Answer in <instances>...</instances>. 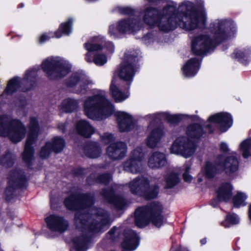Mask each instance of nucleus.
<instances>
[{"label": "nucleus", "instance_id": "f257e3e1", "mask_svg": "<svg viewBox=\"0 0 251 251\" xmlns=\"http://www.w3.org/2000/svg\"><path fill=\"white\" fill-rule=\"evenodd\" d=\"M64 203L67 209L76 210L74 225L79 233L73 243L77 251H85L92 235L109 227L112 222L110 214L101 208H90L94 203V195L90 193L72 195Z\"/></svg>", "mask_w": 251, "mask_h": 251}, {"label": "nucleus", "instance_id": "72a5a7b5", "mask_svg": "<svg viewBox=\"0 0 251 251\" xmlns=\"http://www.w3.org/2000/svg\"><path fill=\"white\" fill-rule=\"evenodd\" d=\"M79 101L77 100L69 98L63 100L61 103L62 110L66 113H71L78 107Z\"/></svg>", "mask_w": 251, "mask_h": 251}, {"label": "nucleus", "instance_id": "39448f33", "mask_svg": "<svg viewBox=\"0 0 251 251\" xmlns=\"http://www.w3.org/2000/svg\"><path fill=\"white\" fill-rule=\"evenodd\" d=\"M162 205L153 201L145 206L137 208L135 211V224L138 227L145 226L151 221L155 226L160 227L164 223Z\"/></svg>", "mask_w": 251, "mask_h": 251}, {"label": "nucleus", "instance_id": "09e8293b", "mask_svg": "<svg viewBox=\"0 0 251 251\" xmlns=\"http://www.w3.org/2000/svg\"><path fill=\"white\" fill-rule=\"evenodd\" d=\"M190 169V166L186 164L185 168V172L183 174V178L185 182H190L192 179V176L189 174Z\"/></svg>", "mask_w": 251, "mask_h": 251}, {"label": "nucleus", "instance_id": "6e6552de", "mask_svg": "<svg viewBox=\"0 0 251 251\" xmlns=\"http://www.w3.org/2000/svg\"><path fill=\"white\" fill-rule=\"evenodd\" d=\"M42 68L50 79L61 78L66 75L71 70L69 63L60 57H50L42 63Z\"/></svg>", "mask_w": 251, "mask_h": 251}, {"label": "nucleus", "instance_id": "37998d69", "mask_svg": "<svg viewBox=\"0 0 251 251\" xmlns=\"http://www.w3.org/2000/svg\"><path fill=\"white\" fill-rule=\"evenodd\" d=\"M246 196L243 193H238L233 198V202L234 206L239 208L241 206H244L246 204L245 202L246 199Z\"/></svg>", "mask_w": 251, "mask_h": 251}, {"label": "nucleus", "instance_id": "2eb2a0df", "mask_svg": "<svg viewBox=\"0 0 251 251\" xmlns=\"http://www.w3.org/2000/svg\"><path fill=\"white\" fill-rule=\"evenodd\" d=\"M144 153L141 147H138L133 150L129 158L123 164L124 170L132 174L140 173L143 170L142 161Z\"/></svg>", "mask_w": 251, "mask_h": 251}, {"label": "nucleus", "instance_id": "ea45409f", "mask_svg": "<svg viewBox=\"0 0 251 251\" xmlns=\"http://www.w3.org/2000/svg\"><path fill=\"white\" fill-rule=\"evenodd\" d=\"M15 159V155L8 151L1 157L0 163L5 167H10L14 164Z\"/></svg>", "mask_w": 251, "mask_h": 251}, {"label": "nucleus", "instance_id": "8fccbe9b", "mask_svg": "<svg viewBox=\"0 0 251 251\" xmlns=\"http://www.w3.org/2000/svg\"><path fill=\"white\" fill-rule=\"evenodd\" d=\"M142 41L145 44H150L153 42V38L151 33H148L142 38Z\"/></svg>", "mask_w": 251, "mask_h": 251}, {"label": "nucleus", "instance_id": "a211bd4d", "mask_svg": "<svg viewBox=\"0 0 251 251\" xmlns=\"http://www.w3.org/2000/svg\"><path fill=\"white\" fill-rule=\"evenodd\" d=\"M45 221L49 229L59 233L65 232L69 226L68 222L63 217L57 215L47 217Z\"/></svg>", "mask_w": 251, "mask_h": 251}, {"label": "nucleus", "instance_id": "c9c22d12", "mask_svg": "<svg viewBox=\"0 0 251 251\" xmlns=\"http://www.w3.org/2000/svg\"><path fill=\"white\" fill-rule=\"evenodd\" d=\"M51 144L52 151L56 153L61 152L65 147V142L64 139L61 137L56 136L52 138Z\"/></svg>", "mask_w": 251, "mask_h": 251}, {"label": "nucleus", "instance_id": "9b49d317", "mask_svg": "<svg viewBox=\"0 0 251 251\" xmlns=\"http://www.w3.org/2000/svg\"><path fill=\"white\" fill-rule=\"evenodd\" d=\"M8 179V186L4 195L6 200L10 201L17 196V189L24 186L26 178L23 171L16 168L10 172Z\"/></svg>", "mask_w": 251, "mask_h": 251}, {"label": "nucleus", "instance_id": "de8ad7c7", "mask_svg": "<svg viewBox=\"0 0 251 251\" xmlns=\"http://www.w3.org/2000/svg\"><path fill=\"white\" fill-rule=\"evenodd\" d=\"M102 142L105 144H107L114 140L113 135L109 133H105L100 136Z\"/></svg>", "mask_w": 251, "mask_h": 251}, {"label": "nucleus", "instance_id": "6e6d98bb", "mask_svg": "<svg viewBox=\"0 0 251 251\" xmlns=\"http://www.w3.org/2000/svg\"><path fill=\"white\" fill-rule=\"evenodd\" d=\"M84 170L82 168H78L74 170V174L75 175L79 176L83 174Z\"/></svg>", "mask_w": 251, "mask_h": 251}, {"label": "nucleus", "instance_id": "13d9d810", "mask_svg": "<svg viewBox=\"0 0 251 251\" xmlns=\"http://www.w3.org/2000/svg\"><path fill=\"white\" fill-rule=\"evenodd\" d=\"M206 243V238H203L201 240V245H204Z\"/></svg>", "mask_w": 251, "mask_h": 251}, {"label": "nucleus", "instance_id": "4be33fe9", "mask_svg": "<svg viewBox=\"0 0 251 251\" xmlns=\"http://www.w3.org/2000/svg\"><path fill=\"white\" fill-rule=\"evenodd\" d=\"M232 189V186L229 183H226L221 185L217 191V198L214 199L211 201L210 204L213 207H216L220 201H226L229 200L231 197Z\"/></svg>", "mask_w": 251, "mask_h": 251}, {"label": "nucleus", "instance_id": "4468645a", "mask_svg": "<svg viewBox=\"0 0 251 251\" xmlns=\"http://www.w3.org/2000/svg\"><path fill=\"white\" fill-rule=\"evenodd\" d=\"M66 84L69 87L77 85L75 92L84 95L86 94L94 83L85 74L76 72L72 75L66 80Z\"/></svg>", "mask_w": 251, "mask_h": 251}, {"label": "nucleus", "instance_id": "bb28decb", "mask_svg": "<svg viewBox=\"0 0 251 251\" xmlns=\"http://www.w3.org/2000/svg\"><path fill=\"white\" fill-rule=\"evenodd\" d=\"M147 118L151 119V123H153V122L157 123L160 120L163 119L172 124L178 123L181 119L180 115H170L167 113L150 114L147 116Z\"/></svg>", "mask_w": 251, "mask_h": 251}, {"label": "nucleus", "instance_id": "a18cd8bd", "mask_svg": "<svg viewBox=\"0 0 251 251\" xmlns=\"http://www.w3.org/2000/svg\"><path fill=\"white\" fill-rule=\"evenodd\" d=\"M111 179V176L110 174L106 173L99 175L96 178V181L101 184L107 185L110 181Z\"/></svg>", "mask_w": 251, "mask_h": 251}, {"label": "nucleus", "instance_id": "ddd939ff", "mask_svg": "<svg viewBox=\"0 0 251 251\" xmlns=\"http://www.w3.org/2000/svg\"><path fill=\"white\" fill-rule=\"evenodd\" d=\"M37 71V69H33L27 71L24 78L21 81L18 77H14L10 79L2 96L12 95L17 90L20 84H25L26 86L24 90L27 91L30 89L36 83Z\"/></svg>", "mask_w": 251, "mask_h": 251}, {"label": "nucleus", "instance_id": "bf43d9fd", "mask_svg": "<svg viewBox=\"0 0 251 251\" xmlns=\"http://www.w3.org/2000/svg\"><path fill=\"white\" fill-rule=\"evenodd\" d=\"M249 217L251 220V204L250 205L249 208Z\"/></svg>", "mask_w": 251, "mask_h": 251}, {"label": "nucleus", "instance_id": "b1692460", "mask_svg": "<svg viewBox=\"0 0 251 251\" xmlns=\"http://www.w3.org/2000/svg\"><path fill=\"white\" fill-rule=\"evenodd\" d=\"M218 160L220 168L223 169L226 174L229 176L235 173L238 169L239 162L237 158L234 156L226 157L224 161H221L220 158Z\"/></svg>", "mask_w": 251, "mask_h": 251}, {"label": "nucleus", "instance_id": "2f4dec72", "mask_svg": "<svg viewBox=\"0 0 251 251\" xmlns=\"http://www.w3.org/2000/svg\"><path fill=\"white\" fill-rule=\"evenodd\" d=\"M203 133V130L199 124H192L187 128L186 134L188 137L191 138L199 139Z\"/></svg>", "mask_w": 251, "mask_h": 251}, {"label": "nucleus", "instance_id": "7c9ffc66", "mask_svg": "<svg viewBox=\"0 0 251 251\" xmlns=\"http://www.w3.org/2000/svg\"><path fill=\"white\" fill-rule=\"evenodd\" d=\"M162 135L163 131L160 128L152 130L147 138V146L151 148L155 147Z\"/></svg>", "mask_w": 251, "mask_h": 251}, {"label": "nucleus", "instance_id": "7ed1b4c3", "mask_svg": "<svg viewBox=\"0 0 251 251\" xmlns=\"http://www.w3.org/2000/svg\"><path fill=\"white\" fill-rule=\"evenodd\" d=\"M234 27V23L226 19H216L210 25V30L212 34V39L207 35H199L191 42V50L197 55H202L212 51L217 44L225 40L229 31Z\"/></svg>", "mask_w": 251, "mask_h": 251}, {"label": "nucleus", "instance_id": "9d476101", "mask_svg": "<svg viewBox=\"0 0 251 251\" xmlns=\"http://www.w3.org/2000/svg\"><path fill=\"white\" fill-rule=\"evenodd\" d=\"M39 132L40 128L37 119L35 118H31L30 120L25 150L23 153L24 161L29 166L31 165V161L34 158V151L32 145L37 141Z\"/></svg>", "mask_w": 251, "mask_h": 251}, {"label": "nucleus", "instance_id": "f3484780", "mask_svg": "<svg viewBox=\"0 0 251 251\" xmlns=\"http://www.w3.org/2000/svg\"><path fill=\"white\" fill-rule=\"evenodd\" d=\"M127 147L126 144L122 141H117L111 143L106 149V155L112 161L123 159L126 155Z\"/></svg>", "mask_w": 251, "mask_h": 251}, {"label": "nucleus", "instance_id": "052dcab7", "mask_svg": "<svg viewBox=\"0 0 251 251\" xmlns=\"http://www.w3.org/2000/svg\"><path fill=\"white\" fill-rule=\"evenodd\" d=\"M92 177V176H90L89 177H88V178H87V182H88V183H89L90 184L92 183V182H90V178H91Z\"/></svg>", "mask_w": 251, "mask_h": 251}, {"label": "nucleus", "instance_id": "0eeeda50", "mask_svg": "<svg viewBox=\"0 0 251 251\" xmlns=\"http://www.w3.org/2000/svg\"><path fill=\"white\" fill-rule=\"evenodd\" d=\"M26 132L25 126L19 120L5 115L0 116V136H8L16 143L25 137Z\"/></svg>", "mask_w": 251, "mask_h": 251}, {"label": "nucleus", "instance_id": "c756f323", "mask_svg": "<svg viewBox=\"0 0 251 251\" xmlns=\"http://www.w3.org/2000/svg\"><path fill=\"white\" fill-rule=\"evenodd\" d=\"M85 155L89 158H96L99 157L101 153L100 146L96 142L86 144L84 148Z\"/></svg>", "mask_w": 251, "mask_h": 251}, {"label": "nucleus", "instance_id": "f03ea898", "mask_svg": "<svg viewBox=\"0 0 251 251\" xmlns=\"http://www.w3.org/2000/svg\"><path fill=\"white\" fill-rule=\"evenodd\" d=\"M144 22L150 26L157 25L160 30L168 32L177 25L187 30H192L204 26L205 19L195 9L194 4L184 1L176 11V5L169 4L162 12L152 7L146 8L143 17Z\"/></svg>", "mask_w": 251, "mask_h": 251}, {"label": "nucleus", "instance_id": "3c124183", "mask_svg": "<svg viewBox=\"0 0 251 251\" xmlns=\"http://www.w3.org/2000/svg\"><path fill=\"white\" fill-rule=\"evenodd\" d=\"M105 48L108 50L110 53H112L114 50V46L111 42H106L104 44Z\"/></svg>", "mask_w": 251, "mask_h": 251}, {"label": "nucleus", "instance_id": "1a4fd4ad", "mask_svg": "<svg viewBox=\"0 0 251 251\" xmlns=\"http://www.w3.org/2000/svg\"><path fill=\"white\" fill-rule=\"evenodd\" d=\"M128 185L132 194L143 196L147 200L155 198L159 192L158 186L157 185L150 186L149 180L143 176L135 178Z\"/></svg>", "mask_w": 251, "mask_h": 251}, {"label": "nucleus", "instance_id": "20e7f679", "mask_svg": "<svg viewBox=\"0 0 251 251\" xmlns=\"http://www.w3.org/2000/svg\"><path fill=\"white\" fill-rule=\"evenodd\" d=\"M85 114L89 119L101 120L114 112V106L106 98L105 92L100 90L98 93L87 97L83 102Z\"/></svg>", "mask_w": 251, "mask_h": 251}, {"label": "nucleus", "instance_id": "412c9836", "mask_svg": "<svg viewBox=\"0 0 251 251\" xmlns=\"http://www.w3.org/2000/svg\"><path fill=\"white\" fill-rule=\"evenodd\" d=\"M124 240L122 243V247L126 251H132L138 246V237L137 234L132 230L126 229L124 231Z\"/></svg>", "mask_w": 251, "mask_h": 251}, {"label": "nucleus", "instance_id": "393cba45", "mask_svg": "<svg viewBox=\"0 0 251 251\" xmlns=\"http://www.w3.org/2000/svg\"><path fill=\"white\" fill-rule=\"evenodd\" d=\"M148 163L149 167L151 169H160L167 164L166 155L160 152H154L149 157Z\"/></svg>", "mask_w": 251, "mask_h": 251}, {"label": "nucleus", "instance_id": "864d4df0", "mask_svg": "<svg viewBox=\"0 0 251 251\" xmlns=\"http://www.w3.org/2000/svg\"><path fill=\"white\" fill-rule=\"evenodd\" d=\"M67 123H59L57 125L58 129L61 132L64 133L66 130Z\"/></svg>", "mask_w": 251, "mask_h": 251}, {"label": "nucleus", "instance_id": "c85d7f7f", "mask_svg": "<svg viewBox=\"0 0 251 251\" xmlns=\"http://www.w3.org/2000/svg\"><path fill=\"white\" fill-rule=\"evenodd\" d=\"M110 91L111 96L115 101L120 102L125 100L129 97V93L122 92L116 85V79L114 77L111 81L110 86Z\"/></svg>", "mask_w": 251, "mask_h": 251}, {"label": "nucleus", "instance_id": "4c0bfd02", "mask_svg": "<svg viewBox=\"0 0 251 251\" xmlns=\"http://www.w3.org/2000/svg\"><path fill=\"white\" fill-rule=\"evenodd\" d=\"M73 23L72 19H69L68 22L62 24L59 29L55 32V36L56 38H60L62 34L60 30L65 35H68L72 31V24Z\"/></svg>", "mask_w": 251, "mask_h": 251}, {"label": "nucleus", "instance_id": "423d86ee", "mask_svg": "<svg viewBox=\"0 0 251 251\" xmlns=\"http://www.w3.org/2000/svg\"><path fill=\"white\" fill-rule=\"evenodd\" d=\"M118 10L122 14L130 16L127 19L119 21L116 27L114 25L109 26L108 33L111 36L116 38L118 36V33L129 34L140 29L142 25V21L140 19L133 17L134 11L132 9L129 7H118Z\"/></svg>", "mask_w": 251, "mask_h": 251}, {"label": "nucleus", "instance_id": "aec40b11", "mask_svg": "<svg viewBox=\"0 0 251 251\" xmlns=\"http://www.w3.org/2000/svg\"><path fill=\"white\" fill-rule=\"evenodd\" d=\"M101 195L107 201L112 203L118 209H122L126 205L125 200L119 196L115 195L112 188L103 189Z\"/></svg>", "mask_w": 251, "mask_h": 251}, {"label": "nucleus", "instance_id": "473e14b6", "mask_svg": "<svg viewBox=\"0 0 251 251\" xmlns=\"http://www.w3.org/2000/svg\"><path fill=\"white\" fill-rule=\"evenodd\" d=\"M102 43L103 41H101L100 44L90 43L89 42H87L84 44V48L88 51L85 55V60L87 62H92V61H93V59L92 60V52L101 50L102 49V47L103 46Z\"/></svg>", "mask_w": 251, "mask_h": 251}, {"label": "nucleus", "instance_id": "c03bdc74", "mask_svg": "<svg viewBox=\"0 0 251 251\" xmlns=\"http://www.w3.org/2000/svg\"><path fill=\"white\" fill-rule=\"evenodd\" d=\"M52 149L51 148V144L50 142H47L41 149L39 155L42 158H47L49 156Z\"/></svg>", "mask_w": 251, "mask_h": 251}, {"label": "nucleus", "instance_id": "603ef678", "mask_svg": "<svg viewBox=\"0 0 251 251\" xmlns=\"http://www.w3.org/2000/svg\"><path fill=\"white\" fill-rule=\"evenodd\" d=\"M52 37H53V35L48 36L46 34H43L39 39V42L41 44L43 43L45 41L49 40L50 38Z\"/></svg>", "mask_w": 251, "mask_h": 251}, {"label": "nucleus", "instance_id": "a19ab883", "mask_svg": "<svg viewBox=\"0 0 251 251\" xmlns=\"http://www.w3.org/2000/svg\"><path fill=\"white\" fill-rule=\"evenodd\" d=\"M179 181V178L176 174L171 173L166 178V188H172Z\"/></svg>", "mask_w": 251, "mask_h": 251}, {"label": "nucleus", "instance_id": "cd10ccee", "mask_svg": "<svg viewBox=\"0 0 251 251\" xmlns=\"http://www.w3.org/2000/svg\"><path fill=\"white\" fill-rule=\"evenodd\" d=\"M75 127L78 133L86 138L90 137L95 132L93 127L86 120L78 121Z\"/></svg>", "mask_w": 251, "mask_h": 251}, {"label": "nucleus", "instance_id": "4d7b16f0", "mask_svg": "<svg viewBox=\"0 0 251 251\" xmlns=\"http://www.w3.org/2000/svg\"><path fill=\"white\" fill-rule=\"evenodd\" d=\"M117 230V228L115 227H112L108 232V233L110 235H113L114 234L115 231Z\"/></svg>", "mask_w": 251, "mask_h": 251}, {"label": "nucleus", "instance_id": "f704fd0d", "mask_svg": "<svg viewBox=\"0 0 251 251\" xmlns=\"http://www.w3.org/2000/svg\"><path fill=\"white\" fill-rule=\"evenodd\" d=\"M219 161L218 159L214 164L210 162H207L205 167V175L207 178H212L219 171Z\"/></svg>", "mask_w": 251, "mask_h": 251}, {"label": "nucleus", "instance_id": "5fc2aeb1", "mask_svg": "<svg viewBox=\"0 0 251 251\" xmlns=\"http://www.w3.org/2000/svg\"><path fill=\"white\" fill-rule=\"evenodd\" d=\"M220 149L222 151L224 152H226L229 150L227 145L225 143H222L221 144Z\"/></svg>", "mask_w": 251, "mask_h": 251}, {"label": "nucleus", "instance_id": "e433bc0d", "mask_svg": "<svg viewBox=\"0 0 251 251\" xmlns=\"http://www.w3.org/2000/svg\"><path fill=\"white\" fill-rule=\"evenodd\" d=\"M233 57L242 61L243 63L246 64L248 61L251 59V50H235L233 53Z\"/></svg>", "mask_w": 251, "mask_h": 251}, {"label": "nucleus", "instance_id": "f8f14e48", "mask_svg": "<svg viewBox=\"0 0 251 251\" xmlns=\"http://www.w3.org/2000/svg\"><path fill=\"white\" fill-rule=\"evenodd\" d=\"M137 53L134 51H127L125 53V60L119 68L120 77L127 82L129 85L132 81L136 70Z\"/></svg>", "mask_w": 251, "mask_h": 251}, {"label": "nucleus", "instance_id": "a878e982", "mask_svg": "<svg viewBox=\"0 0 251 251\" xmlns=\"http://www.w3.org/2000/svg\"><path fill=\"white\" fill-rule=\"evenodd\" d=\"M201 62L197 58L189 60L182 68L183 75L186 77L194 76L200 69Z\"/></svg>", "mask_w": 251, "mask_h": 251}, {"label": "nucleus", "instance_id": "dca6fc26", "mask_svg": "<svg viewBox=\"0 0 251 251\" xmlns=\"http://www.w3.org/2000/svg\"><path fill=\"white\" fill-rule=\"evenodd\" d=\"M196 149L195 144L185 136L178 137L174 142L171 148L172 153L180 154L188 158L192 155Z\"/></svg>", "mask_w": 251, "mask_h": 251}, {"label": "nucleus", "instance_id": "49530a36", "mask_svg": "<svg viewBox=\"0 0 251 251\" xmlns=\"http://www.w3.org/2000/svg\"><path fill=\"white\" fill-rule=\"evenodd\" d=\"M94 62L97 65H102L107 61L106 57L102 54H95L93 58Z\"/></svg>", "mask_w": 251, "mask_h": 251}, {"label": "nucleus", "instance_id": "6ab92c4d", "mask_svg": "<svg viewBox=\"0 0 251 251\" xmlns=\"http://www.w3.org/2000/svg\"><path fill=\"white\" fill-rule=\"evenodd\" d=\"M208 121L210 123L218 124L223 132L227 130L232 126L233 122L231 115L226 112H221L214 114L209 117Z\"/></svg>", "mask_w": 251, "mask_h": 251}, {"label": "nucleus", "instance_id": "58836bf2", "mask_svg": "<svg viewBox=\"0 0 251 251\" xmlns=\"http://www.w3.org/2000/svg\"><path fill=\"white\" fill-rule=\"evenodd\" d=\"M240 149L244 158L251 156V138L242 141L240 145Z\"/></svg>", "mask_w": 251, "mask_h": 251}, {"label": "nucleus", "instance_id": "5701e85b", "mask_svg": "<svg viewBox=\"0 0 251 251\" xmlns=\"http://www.w3.org/2000/svg\"><path fill=\"white\" fill-rule=\"evenodd\" d=\"M119 130L121 132L130 130L133 127V122L131 116L124 112L116 113Z\"/></svg>", "mask_w": 251, "mask_h": 251}, {"label": "nucleus", "instance_id": "79ce46f5", "mask_svg": "<svg viewBox=\"0 0 251 251\" xmlns=\"http://www.w3.org/2000/svg\"><path fill=\"white\" fill-rule=\"evenodd\" d=\"M239 222V218L238 216L234 214H229L227 215L225 221L222 223V225L226 227L229 226V224L236 225Z\"/></svg>", "mask_w": 251, "mask_h": 251}, {"label": "nucleus", "instance_id": "e2e57ef3", "mask_svg": "<svg viewBox=\"0 0 251 251\" xmlns=\"http://www.w3.org/2000/svg\"><path fill=\"white\" fill-rule=\"evenodd\" d=\"M24 6V4L23 3H21L20 5V7H23Z\"/></svg>", "mask_w": 251, "mask_h": 251}, {"label": "nucleus", "instance_id": "680f3d73", "mask_svg": "<svg viewBox=\"0 0 251 251\" xmlns=\"http://www.w3.org/2000/svg\"><path fill=\"white\" fill-rule=\"evenodd\" d=\"M206 127H207V128H209V129H210V128H211V126H210V125H209V124L207 125ZM212 131V130L210 129L209 132H211Z\"/></svg>", "mask_w": 251, "mask_h": 251}]
</instances>
